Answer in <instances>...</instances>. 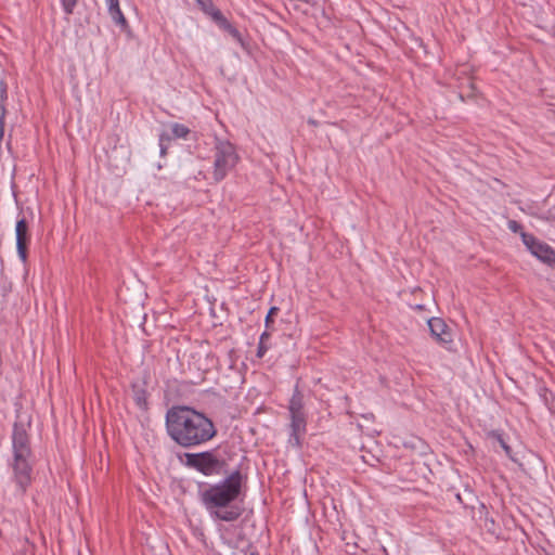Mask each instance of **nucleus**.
Wrapping results in <instances>:
<instances>
[{
    "instance_id": "nucleus-1",
    "label": "nucleus",
    "mask_w": 555,
    "mask_h": 555,
    "mask_svg": "<svg viewBox=\"0 0 555 555\" xmlns=\"http://www.w3.org/2000/svg\"><path fill=\"white\" fill-rule=\"evenodd\" d=\"M166 430L183 448L204 444L217 435L214 422L205 413L188 405H173L167 410Z\"/></svg>"
},
{
    "instance_id": "nucleus-2",
    "label": "nucleus",
    "mask_w": 555,
    "mask_h": 555,
    "mask_svg": "<svg viewBox=\"0 0 555 555\" xmlns=\"http://www.w3.org/2000/svg\"><path fill=\"white\" fill-rule=\"evenodd\" d=\"M243 479L241 470L236 469L222 481L209 485L201 492L202 503L217 519L234 521L242 515V509L231 504L242 493Z\"/></svg>"
},
{
    "instance_id": "nucleus-3",
    "label": "nucleus",
    "mask_w": 555,
    "mask_h": 555,
    "mask_svg": "<svg viewBox=\"0 0 555 555\" xmlns=\"http://www.w3.org/2000/svg\"><path fill=\"white\" fill-rule=\"evenodd\" d=\"M13 461L12 469L14 478L23 492L31 482L33 452L30 439L23 424L15 423L12 434Z\"/></svg>"
},
{
    "instance_id": "nucleus-4",
    "label": "nucleus",
    "mask_w": 555,
    "mask_h": 555,
    "mask_svg": "<svg viewBox=\"0 0 555 555\" xmlns=\"http://www.w3.org/2000/svg\"><path fill=\"white\" fill-rule=\"evenodd\" d=\"M185 465L205 476L221 475L227 472L228 463L215 451L185 453Z\"/></svg>"
},
{
    "instance_id": "nucleus-5",
    "label": "nucleus",
    "mask_w": 555,
    "mask_h": 555,
    "mask_svg": "<svg viewBox=\"0 0 555 555\" xmlns=\"http://www.w3.org/2000/svg\"><path fill=\"white\" fill-rule=\"evenodd\" d=\"M238 162L234 145L228 140L216 138L212 178L216 182L223 180Z\"/></svg>"
},
{
    "instance_id": "nucleus-6",
    "label": "nucleus",
    "mask_w": 555,
    "mask_h": 555,
    "mask_svg": "<svg viewBox=\"0 0 555 555\" xmlns=\"http://www.w3.org/2000/svg\"><path fill=\"white\" fill-rule=\"evenodd\" d=\"M288 412L291 417V441L297 447L301 444V436L306 433L307 414L305 411L304 395L299 390L298 385L294 389V393L289 400Z\"/></svg>"
},
{
    "instance_id": "nucleus-7",
    "label": "nucleus",
    "mask_w": 555,
    "mask_h": 555,
    "mask_svg": "<svg viewBox=\"0 0 555 555\" xmlns=\"http://www.w3.org/2000/svg\"><path fill=\"white\" fill-rule=\"evenodd\" d=\"M201 10L211 17V20L224 31L231 35L235 40L242 42V35L222 14V12L215 7L212 0H195Z\"/></svg>"
},
{
    "instance_id": "nucleus-8",
    "label": "nucleus",
    "mask_w": 555,
    "mask_h": 555,
    "mask_svg": "<svg viewBox=\"0 0 555 555\" xmlns=\"http://www.w3.org/2000/svg\"><path fill=\"white\" fill-rule=\"evenodd\" d=\"M522 241L533 256L550 266L555 264V250L547 244L538 241L534 236L522 234Z\"/></svg>"
},
{
    "instance_id": "nucleus-9",
    "label": "nucleus",
    "mask_w": 555,
    "mask_h": 555,
    "mask_svg": "<svg viewBox=\"0 0 555 555\" xmlns=\"http://www.w3.org/2000/svg\"><path fill=\"white\" fill-rule=\"evenodd\" d=\"M16 247L17 254L23 262L27 260V244L29 242V230L28 223L25 218L20 219L16 222Z\"/></svg>"
},
{
    "instance_id": "nucleus-10",
    "label": "nucleus",
    "mask_w": 555,
    "mask_h": 555,
    "mask_svg": "<svg viewBox=\"0 0 555 555\" xmlns=\"http://www.w3.org/2000/svg\"><path fill=\"white\" fill-rule=\"evenodd\" d=\"M428 326L431 335L441 344L452 343V332L447 323L440 318H431L428 320Z\"/></svg>"
},
{
    "instance_id": "nucleus-11",
    "label": "nucleus",
    "mask_w": 555,
    "mask_h": 555,
    "mask_svg": "<svg viewBox=\"0 0 555 555\" xmlns=\"http://www.w3.org/2000/svg\"><path fill=\"white\" fill-rule=\"evenodd\" d=\"M108 9V13L113 20V22L121 28V30H128L129 25L124 16L120 7H119V0H105Z\"/></svg>"
},
{
    "instance_id": "nucleus-12",
    "label": "nucleus",
    "mask_w": 555,
    "mask_h": 555,
    "mask_svg": "<svg viewBox=\"0 0 555 555\" xmlns=\"http://www.w3.org/2000/svg\"><path fill=\"white\" fill-rule=\"evenodd\" d=\"M489 437H491L492 439L496 440L500 446L502 447V449L504 450V452L506 453V455L514 462H516V459L512 455V448L505 442L502 434L500 431H496V430H492L488 434Z\"/></svg>"
},
{
    "instance_id": "nucleus-13",
    "label": "nucleus",
    "mask_w": 555,
    "mask_h": 555,
    "mask_svg": "<svg viewBox=\"0 0 555 555\" xmlns=\"http://www.w3.org/2000/svg\"><path fill=\"white\" fill-rule=\"evenodd\" d=\"M190 133V129L182 124H173L171 126V140L185 138Z\"/></svg>"
},
{
    "instance_id": "nucleus-14",
    "label": "nucleus",
    "mask_w": 555,
    "mask_h": 555,
    "mask_svg": "<svg viewBox=\"0 0 555 555\" xmlns=\"http://www.w3.org/2000/svg\"><path fill=\"white\" fill-rule=\"evenodd\" d=\"M171 141V137L169 133L163 132L159 135V147H160V155L165 156L167 153L168 145Z\"/></svg>"
},
{
    "instance_id": "nucleus-15",
    "label": "nucleus",
    "mask_w": 555,
    "mask_h": 555,
    "mask_svg": "<svg viewBox=\"0 0 555 555\" xmlns=\"http://www.w3.org/2000/svg\"><path fill=\"white\" fill-rule=\"evenodd\" d=\"M269 338V334L267 332H263L260 336V340L257 348V357L262 358L264 353L267 352L268 348L264 345V340Z\"/></svg>"
},
{
    "instance_id": "nucleus-16",
    "label": "nucleus",
    "mask_w": 555,
    "mask_h": 555,
    "mask_svg": "<svg viewBox=\"0 0 555 555\" xmlns=\"http://www.w3.org/2000/svg\"><path fill=\"white\" fill-rule=\"evenodd\" d=\"M64 11L67 14H72L76 7L77 0H61Z\"/></svg>"
},
{
    "instance_id": "nucleus-17",
    "label": "nucleus",
    "mask_w": 555,
    "mask_h": 555,
    "mask_svg": "<svg viewBox=\"0 0 555 555\" xmlns=\"http://www.w3.org/2000/svg\"><path fill=\"white\" fill-rule=\"evenodd\" d=\"M135 401H137V404L140 406L145 405L146 404L145 392L144 391L138 392L135 396Z\"/></svg>"
},
{
    "instance_id": "nucleus-18",
    "label": "nucleus",
    "mask_w": 555,
    "mask_h": 555,
    "mask_svg": "<svg viewBox=\"0 0 555 555\" xmlns=\"http://www.w3.org/2000/svg\"><path fill=\"white\" fill-rule=\"evenodd\" d=\"M508 227L513 232H518L521 229V225L515 220L509 221Z\"/></svg>"
},
{
    "instance_id": "nucleus-19",
    "label": "nucleus",
    "mask_w": 555,
    "mask_h": 555,
    "mask_svg": "<svg viewBox=\"0 0 555 555\" xmlns=\"http://www.w3.org/2000/svg\"><path fill=\"white\" fill-rule=\"evenodd\" d=\"M278 311V308L273 307L269 310V313L267 314L266 321L267 323L270 321V318L273 317V313Z\"/></svg>"
},
{
    "instance_id": "nucleus-20",
    "label": "nucleus",
    "mask_w": 555,
    "mask_h": 555,
    "mask_svg": "<svg viewBox=\"0 0 555 555\" xmlns=\"http://www.w3.org/2000/svg\"><path fill=\"white\" fill-rule=\"evenodd\" d=\"M308 124L313 126V127H318L319 126V122L315 119H313V118H309L308 119Z\"/></svg>"
},
{
    "instance_id": "nucleus-21",
    "label": "nucleus",
    "mask_w": 555,
    "mask_h": 555,
    "mask_svg": "<svg viewBox=\"0 0 555 555\" xmlns=\"http://www.w3.org/2000/svg\"><path fill=\"white\" fill-rule=\"evenodd\" d=\"M415 308L418 309V310H422V309H424V306L423 305H417Z\"/></svg>"
}]
</instances>
